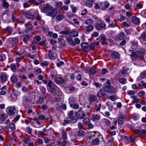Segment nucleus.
Returning a JSON list of instances; mask_svg holds the SVG:
<instances>
[{
    "mask_svg": "<svg viewBox=\"0 0 146 146\" xmlns=\"http://www.w3.org/2000/svg\"><path fill=\"white\" fill-rule=\"evenodd\" d=\"M146 54V50L142 49L141 51H138L136 52H131V57L136 58L138 57H141L144 56Z\"/></svg>",
    "mask_w": 146,
    "mask_h": 146,
    "instance_id": "nucleus-1",
    "label": "nucleus"
},
{
    "mask_svg": "<svg viewBox=\"0 0 146 146\" xmlns=\"http://www.w3.org/2000/svg\"><path fill=\"white\" fill-rule=\"evenodd\" d=\"M48 87V89H49L50 92L52 93H55L56 92V90L57 88V86L54 84V82L51 80H49L48 81L47 85Z\"/></svg>",
    "mask_w": 146,
    "mask_h": 146,
    "instance_id": "nucleus-2",
    "label": "nucleus"
},
{
    "mask_svg": "<svg viewBox=\"0 0 146 146\" xmlns=\"http://www.w3.org/2000/svg\"><path fill=\"white\" fill-rule=\"evenodd\" d=\"M7 113L10 115H15L17 112V111L14 106H9L6 109Z\"/></svg>",
    "mask_w": 146,
    "mask_h": 146,
    "instance_id": "nucleus-3",
    "label": "nucleus"
},
{
    "mask_svg": "<svg viewBox=\"0 0 146 146\" xmlns=\"http://www.w3.org/2000/svg\"><path fill=\"white\" fill-rule=\"evenodd\" d=\"M56 74L55 75L52 74V72L51 74V76L52 78L53 79L55 80V82L58 84H62L65 81L61 77L56 78L55 76Z\"/></svg>",
    "mask_w": 146,
    "mask_h": 146,
    "instance_id": "nucleus-4",
    "label": "nucleus"
},
{
    "mask_svg": "<svg viewBox=\"0 0 146 146\" xmlns=\"http://www.w3.org/2000/svg\"><path fill=\"white\" fill-rule=\"evenodd\" d=\"M52 7L48 3L46 4L45 7H43L40 10L41 12L47 13L52 9Z\"/></svg>",
    "mask_w": 146,
    "mask_h": 146,
    "instance_id": "nucleus-5",
    "label": "nucleus"
},
{
    "mask_svg": "<svg viewBox=\"0 0 146 146\" xmlns=\"http://www.w3.org/2000/svg\"><path fill=\"white\" fill-rule=\"evenodd\" d=\"M25 15L27 18L31 19H35V17L33 14V11L29 10L25 13Z\"/></svg>",
    "mask_w": 146,
    "mask_h": 146,
    "instance_id": "nucleus-6",
    "label": "nucleus"
},
{
    "mask_svg": "<svg viewBox=\"0 0 146 146\" xmlns=\"http://www.w3.org/2000/svg\"><path fill=\"white\" fill-rule=\"evenodd\" d=\"M57 13V11L52 7V9L46 13V15L48 16H50L52 17H54L56 16Z\"/></svg>",
    "mask_w": 146,
    "mask_h": 146,
    "instance_id": "nucleus-7",
    "label": "nucleus"
},
{
    "mask_svg": "<svg viewBox=\"0 0 146 146\" xmlns=\"http://www.w3.org/2000/svg\"><path fill=\"white\" fill-rule=\"evenodd\" d=\"M7 118V117L5 113L0 110V124L5 121Z\"/></svg>",
    "mask_w": 146,
    "mask_h": 146,
    "instance_id": "nucleus-8",
    "label": "nucleus"
},
{
    "mask_svg": "<svg viewBox=\"0 0 146 146\" xmlns=\"http://www.w3.org/2000/svg\"><path fill=\"white\" fill-rule=\"evenodd\" d=\"M110 122L108 119L106 118H104L102 119L101 124L103 125L104 127L109 126L110 125Z\"/></svg>",
    "mask_w": 146,
    "mask_h": 146,
    "instance_id": "nucleus-9",
    "label": "nucleus"
},
{
    "mask_svg": "<svg viewBox=\"0 0 146 146\" xmlns=\"http://www.w3.org/2000/svg\"><path fill=\"white\" fill-rule=\"evenodd\" d=\"M114 90L113 87L110 85H107L104 88V90L107 93H111Z\"/></svg>",
    "mask_w": 146,
    "mask_h": 146,
    "instance_id": "nucleus-10",
    "label": "nucleus"
},
{
    "mask_svg": "<svg viewBox=\"0 0 146 146\" xmlns=\"http://www.w3.org/2000/svg\"><path fill=\"white\" fill-rule=\"evenodd\" d=\"M111 57L113 59H116V58H119L120 56L119 54L115 51H114L111 52Z\"/></svg>",
    "mask_w": 146,
    "mask_h": 146,
    "instance_id": "nucleus-11",
    "label": "nucleus"
},
{
    "mask_svg": "<svg viewBox=\"0 0 146 146\" xmlns=\"http://www.w3.org/2000/svg\"><path fill=\"white\" fill-rule=\"evenodd\" d=\"M131 21L135 24L138 25L140 23V19L136 16H134L131 19Z\"/></svg>",
    "mask_w": 146,
    "mask_h": 146,
    "instance_id": "nucleus-12",
    "label": "nucleus"
},
{
    "mask_svg": "<svg viewBox=\"0 0 146 146\" xmlns=\"http://www.w3.org/2000/svg\"><path fill=\"white\" fill-rule=\"evenodd\" d=\"M106 26V24L104 23L97 25L96 26V27L98 30H101L102 29H105Z\"/></svg>",
    "mask_w": 146,
    "mask_h": 146,
    "instance_id": "nucleus-13",
    "label": "nucleus"
},
{
    "mask_svg": "<svg viewBox=\"0 0 146 146\" xmlns=\"http://www.w3.org/2000/svg\"><path fill=\"white\" fill-rule=\"evenodd\" d=\"M67 42L73 46H75L76 43L74 41L73 39L70 37H67L66 39Z\"/></svg>",
    "mask_w": 146,
    "mask_h": 146,
    "instance_id": "nucleus-14",
    "label": "nucleus"
},
{
    "mask_svg": "<svg viewBox=\"0 0 146 146\" xmlns=\"http://www.w3.org/2000/svg\"><path fill=\"white\" fill-rule=\"evenodd\" d=\"M6 44L8 47L9 48H11L13 47L15 45L11 38L8 39L7 41Z\"/></svg>",
    "mask_w": 146,
    "mask_h": 146,
    "instance_id": "nucleus-15",
    "label": "nucleus"
},
{
    "mask_svg": "<svg viewBox=\"0 0 146 146\" xmlns=\"http://www.w3.org/2000/svg\"><path fill=\"white\" fill-rule=\"evenodd\" d=\"M79 118L78 116L76 115L70 118V122L72 123H74L76 122Z\"/></svg>",
    "mask_w": 146,
    "mask_h": 146,
    "instance_id": "nucleus-16",
    "label": "nucleus"
},
{
    "mask_svg": "<svg viewBox=\"0 0 146 146\" xmlns=\"http://www.w3.org/2000/svg\"><path fill=\"white\" fill-rule=\"evenodd\" d=\"M125 121V117L123 116H121L118 119V124L119 125H121L124 123Z\"/></svg>",
    "mask_w": 146,
    "mask_h": 146,
    "instance_id": "nucleus-17",
    "label": "nucleus"
},
{
    "mask_svg": "<svg viewBox=\"0 0 146 146\" xmlns=\"http://www.w3.org/2000/svg\"><path fill=\"white\" fill-rule=\"evenodd\" d=\"M130 70L128 68H127L125 69V70H122L121 73L123 74L124 76L125 77H126L128 75V73L130 72Z\"/></svg>",
    "mask_w": 146,
    "mask_h": 146,
    "instance_id": "nucleus-18",
    "label": "nucleus"
},
{
    "mask_svg": "<svg viewBox=\"0 0 146 146\" xmlns=\"http://www.w3.org/2000/svg\"><path fill=\"white\" fill-rule=\"evenodd\" d=\"M70 36L71 37H76L78 35V32L76 31H74L70 33Z\"/></svg>",
    "mask_w": 146,
    "mask_h": 146,
    "instance_id": "nucleus-19",
    "label": "nucleus"
},
{
    "mask_svg": "<svg viewBox=\"0 0 146 146\" xmlns=\"http://www.w3.org/2000/svg\"><path fill=\"white\" fill-rule=\"evenodd\" d=\"M96 96L93 94L91 95L89 97V100L91 102H93L97 100Z\"/></svg>",
    "mask_w": 146,
    "mask_h": 146,
    "instance_id": "nucleus-20",
    "label": "nucleus"
},
{
    "mask_svg": "<svg viewBox=\"0 0 146 146\" xmlns=\"http://www.w3.org/2000/svg\"><path fill=\"white\" fill-rule=\"evenodd\" d=\"M75 99L72 96H70L69 98V102L70 104V107H72L73 104L74 103Z\"/></svg>",
    "mask_w": 146,
    "mask_h": 146,
    "instance_id": "nucleus-21",
    "label": "nucleus"
},
{
    "mask_svg": "<svg viewBox=\"0 0 146 146\" xmlns=\"http://www.w3.org/2000/svg\"><path fill=\"white\" fill-rule=\"evenodd\" d=\"M100 115L98 114L94 115L92 117V120L94 121L99 120L100 119Z\"/></svg>",
    "mask_w": 146,
    "mask_h": 146,
    "instance_id": "nucleus-22",
    "label": "nucleus"
},
{
    "mask_svg": "<svg viewBox=\"0 0 146 146\" xmlns=\"http://www.w3.org/2000/svg\"><path fill=\"white\" fill-rule=\"evenodd\" d=\"M146 77V71H144L142 72L140 76L138 78V79H143Z\"/></svg>",
    "mask_w": 146,
    "mask_h": 146,
    "instance_id": "nucleus-23",
    "label": "nucleus"
},
{
    "mask_svg": "<svg viewBox=\"0 0 146 146\" xmlns=\"http://www.w3.org/2000/svg\"><path fill=\"white\" fill-rule=\"evenodd\" d=\"M126 36L125 33L123 32H120L118 35V38L119 40H121Z\"/></svg>",
    "mask_w": 146,
    "mask_h": 146,
    "instance_id": "nucleus-24",
    "label": "nucleus"
},
{
    "mask_svg": "<svg viewBox=\"0 0 146 146\" xmlns=\"http://www.w3.org/2000/svg\"><path fill=\"white\" fill-rule=\"evenodd\" d=\"M93 3V0H88L86 2V5L88 7H91L92 6Z\"/></svg>",
    "mask_w": 146,
    "mask_h": 146,
    "instance_id": "nucleus-25",
    "label": "nucleus"
},
{
    "mask_svg": "<svg viewBox=\"0 0 146 146\" xmlns=\"http://www.w3.org/2000/svg\"><path fill=\"white\" fill-rule=\"evenodd\" d=\"M61 131L62 132V136L63 139H67V133L64 129H62Z\"/></svg>",
    "mask_w": 146,
    "mask_h": 146,
    "instance_id": "nucleus-26",
    "label": "nucleus"
},
{
    "mask_svg": "<svg viewBox=\"0 0 146 146\" xmlns=\"http://www.w3.org/2000/svg\"><path fill=\"white\" fill-rule=\"evenodd\" d=\"M104 95L103 91L101 90L99 91L97 93V96L98 97L100 98Z\"/></svg>",
    "mask_w": 146,
    "mask_h": 146,
    "instance_id": "nucleus-27",
    "label": "nucleus"
},
{
    "mask_svg": "<svg viewBox=\"0 0 146 146\" xmlns=\"http://www.w3.org/2000/svg\"><path fill=\"white\" fill-rule=\"evenodd\" d=\"M85 132L82 130H79L77 133V135L78 136H83L85 134Z\"/></svg>",
    "mask_w": 146,
    "mask_h": 146,
    "instance_id": "nucleus-28",
    "label": "nucleus"
},
{
    "mask_svg": "<svg viewBox=\"0 0 146 146\" xmlns=\"http://www.w3.org/2000/svg\"><path fill=\"white\" fill-rule=\"evenodd\" d=\"M141 129H135L134 131L135 133L139 135H141Z\"/></svg>",
    "mask_w": 146,
    "mask_h": 146,
    "instance_id": "nucleus-29",
    "label": "nucleus"
},
{
    "mask_svg": "<svg viewBox=\"0 0 146 146\" xmlns=\"http://www.w3.org/2000/svg\"><path fill=\"white\" fill-rule=\"evenodd\" d=\"M100 142V140L98 138H95L92 141L93 143L95 145H98Z\"/></svg>",
    "mask_w": 146,
    "mask_h": 146,
    "instance_id": "nucleus-30",
    "label": "nucleus"
},
{
    "mask_svg": "<svg viewBox=\"0 0 146 146\" xmlns=\"http://www.w3.org/2000/svg\"><path fill=\"white\" fill-rule=\"evenodd\" d=\"M44 99L42 97H39L38 100L37 101V103L41 104L44 102Z\"/></svg>",
    "mask_w": 146,
    "mask_h": 146,
    "instance_id": "nucleus-31",
    "label": "nucleus"
},
{
    "mask_svg": "<svg viewBox=\"0 0 146 146\" xmlns=\"http://www.w3.org/2000/svg\"><path fill=\"white\" fill-rule=\"evenodd\" d=\"M11 81L14 83H15L17 82V79L16 76H14L12 75L11 77Z\"/></svg>",
    "mask_w": 146,
    "mask_h": 146,
    "instance_id": "nucleus-32",
    "label": "nucleus"
},
{
    "mask_svg": "<svg viewBox=\"0 0 146 146\" xmlns=\"http://www.w3.org/2000/svg\"><path fill=\"white\" fill-rule=\"evenodd\" d=\"M90 122V121L89 118L87 117L85 118L82 120L83 123L85 125H87Z\"/></svg>",
    "mask_w": 146,
    "mask_h": 146,
    "instance_id": "nucleus-33",
    "label": "nucleus"
},
{
    "mask_svg": "<svg viewBox=\"0 0 146 146\" xmlns=\"http://www.w3.org/2000/svg\"><path fill=\"white\" fill-rule=\"evenodd\" d=\"M41 40V37L39 36H36L34 38V41L35 42H37Z\"/></svg>",
    "mask_w": 146,
    "mask_h": 146,
    "instance_id": "nucleus-34",
    "label": "nucleus"
},
{
    "mask_svg": "<svg viewBox=\"0 0 146 146\" xmlns=\"http://www.w3.org/2000/svg\"><path fill=\"white\" fill-rule=\"evenodd\" d=\"M9 127L12 130L15 129V123L13 122H11L9 124Z\"/></svg>",
    "mask_w": 146,
    "mask_h": 146,
    "instance_id": "nucleus-35",
    "label": "nucleus"
},
{
    "mask_svg": "<svg viewBox=\"0 0 146 146\" xmlns=\"http://www.w3.org/2000/svg\"><path fill=\"white\" fill-rule=\"evenodd\" d=\"M3 5L4 7L7 9L9 7V4L5 0H3Z\"/></svg>",
    "mask_w": 146,
    "mask_h": 146,
    "instance_id": "nucleus-36",
    "label": "nucleus"
},
{
    "mask_svg": "<svg viewBox=\"0 0 146 146\" xmlns=\"http://www.w3.org/2000/svg\"><path fill=\"white\" fill-rule=\"evenodd\" d=\"M6 57L5 55L4 54L0 55V61L2 62L6 60Z\"/></svg>",
    "mask_w": 146,
    "mask_h": 146,
    "instance_id": "nucleus-37",
    "label": "nucleus"
},
{
    "mask_svg": "<svg viewBox=\"0 0 146 146\" xmlns=\"http://www.w3.org/2000/svg\"><path fill=\"white\" fill-rule=\"evenodd\" d=\"M0 78L1 82H5L7 79V77L5 75L2 74L0 76Z\"/></svg>",
    "mask_w": 146,
    "mask_h": 146,
    "instance_id": "nucleus-38",
    "label": "nucleus"
},
{
    "mask_svg": "<svg viewBox=\"0 0 146 146\" xmlns=\"http://www.w3.org/2000/svg\"><path fill=\"white\" fill-rule=\"evenodd\" d=\"M126 81V79L125 78H119V82L122 84H125Z\"/></svg>",
    "mask_w": 146,
    "mask_h": 146,
    "instance_id": "nucleus-39",
    "label": "nucleus"
},
{
    "mask_svg": "<svg viewBox=\"0 0 146 146\" xmlns=\"http://www.w3.org/2000/svg\"><path fill=\"white\" fill-rule=\"evenodd\" d=\"M11 39L13 41V42L15 44L17 43L19 41V39L17 37L13 38H11Z\"/></svg>",
    "mask_w": 146,
    "mask_h": 146,
    "instance_id": "nucleus-40",
    "label": "nucleus"
},
{
    "mask_svg": "<svg viewBox=\"0 0 146 146\" xmlns=\"http://www.w3.org/2000/svg\"><path fill=\"white\" fill-rule=\"evenodd\" d=\"M6 31L9 33H11L13 31V29L11 27L8 26L6 28Z\"/></svg>",
    "mask_w": 146,
    "mask_h": 146,
    "instance_id": "nucleus-41",
    "label": "nucleus"
},
{
    "mask_svg": "<svg viewBox=\"0 0 146 146\" xmlns=\"http://www.w3.org/2000/svg\"><path fill=\"white\" fill-rule=\"evenodd\" d=\"M48 56L50 59L51 60L54 59L55 57L51 51H49Z\"/></svg>",
    "mask_w": 146,
    "mask_h": 146,
    "instance_id": "nucleus-42",
    "label": "nucleus"
},
{
    "mask_svg": "<svg viewBox=\"0 0 146 146\" xmlns=\"http://www.w3.org/2000/svg\"><path fill=\"white\" fill-rule=\"evenodd\" d=\"M63 19V15H57L56 17V20L57 21H60L62 20Z\"/></svg>",
    "mask_w": 146,
    "mask_h": 146,
    "instance_id": "nucleus-43",
    "label": "nucleus"
},
{
    "mask_svg": "<svg viewBox=\"0 0 146 146\" xmlns=\"http://www.w3.org/2000/svg\"><path fill=\"white\" fill-rule=\"evenodd\" d=\"M94 28L93 27L92 25H90L86 28V30L87 32H90L92 31Z\"/></svg>",
    "mask_w": 146,
    "mask_h": 146,
    "instance_id": "nucleus-44",
    "label": "nucleus"
},
{
    "mask_svg": "<svg viewBox=\"0 0 146 146\" xmlns=\"http://www.w3.org/2000/svg\"><path fill=\"white\" fill-rule=\"evenodd\" d=\"M82 47L86 49L88 47V45L87 42H84L81 44Z\"/></svg>",
    "mask_w": 146,
    "mask_h": 146,
    "instance_id": "nucleus-45",
    "label": "nucleus"
},
{
    "mask_svg": "<svg viewBox=\"0 0 146 146\" xmlns=\"http://www.w3.org/2000/svg\"><path fill=\"white\" fill-rule=\"evenodd\" d=\"M96 132L97 131L93 132L91 133V137L92 139L97 137L96 135Z\"/></svg>",
    "mask_w": 146,
    "mask_h": 146,
    "instance_id": "nucleus-46",
    "label": "nucleus"
},
{
    "mask_svg": "<svg viewBox=\"0 0 146 146\" xmlns=\"http://www.w3.org/2000/svg\"><path fill=\"white\" fill-rule=\"evenodd\" d=\"M10 66L13 72H15L16 71V68L15 66L13 64H12L10 65Z\"/></svg>",
    "mask_w": 146,
    "mask_h": 146,
    "instance_id": "nucleus-47",
    "label": "nucleus"
},
{
    "mask_svg": "<svg viewBox=\"0 0 146 146\" xmlns=\"http://www.w3.org/2000/svg\"><path fill=\"white\" fill-rule=\"evenodd\" d=\"M96 69L95 68H91L90 74H94L96 73Z\"/></svg>",
    "mask_w": 146,
    "mask_h": 146,
    "instance_id": "nucleus-48",
    "label": "nucleus"
},
{
    "mask_svg": "<svg viewBox=\"0 0 146 146\" xmlns=\"http://www.w3.org/2000/svg\"><path fill=\"white\" fill-rule=\"evenodd\" d=\"M104 9L108 8L110 6L109 4L107 1H106L104 3Z\"/></svg>",
    "mask_w": 146,
    "mask_h": 146,
    "instance_id": "nucleus-49",
    "label": "nucleus"
},
{
    "mask_svg": "<svg viewBox=\"0 0 146 146\" xmlns=\"http://www.w3.org/2000/svg\"><path fill=\"white\" fill-rule=\"evenodd\" d=\"M48 64V62L46 61L42 62L40 63L41 65L42 66H47Z\"/></svg>",
    "mask_w": 146,
    "mask_h": 146,
    "instance_id": "nucleus-50",
    "label": "nucleus"
},
{
    "mask_svg": "<svg viewBox=\"0 0 146 146\" xmlns=\"http://www.w3.org/2000/svg\"><path fill=\"white\" fill-rule=\"evenodd\" d=\"M40 91L41 93L44 94H45L46 93V89L44 87H42L40 88Z\"/></svg>",
    "mask_w": 146,
    "mask_h": 146,
    "instance_id": "nucleus-51",
    "label": "nucleus"
},
{
    "mask_svg": "<svg viewBox=\"0 0 146 146\" xmlns=\"http://www.w3.org/2000/svg\"><path fill=\"white\" fill-rule=\"evenodd\" d=\"M141 36L144 40L146 41V32H144L143 33Z\"/></svg>",
    "mask_w": 146,
    "mask_h": 146,
    "instance_id": "nucleus-52",
    "label": "nucleus"
},
{
    "mask_svg": "<svg viewBox=\"0 0 146 146\" xmlns=\"http://www.w3.org/2000/svg\"><path fill=\"white\" fill-rule=\"evenodd\" d=\"M74 114V111H70L68 114L69 118H70L73 117Z\"/></svg>",
    "mask_w": 146,
    "mask_h": 146,
    "instance_id": "nucleus-53",
    "label": "nucleus"
},
{
    "mask_svg": "<svg viewBox=\"0 0 146 146\" xmlns=\"http://www.w3.org/2000/svg\"><path fill=\"white\" fill-rule=\"evenodd\" d=\"M92 23V21L91 19H89L87 20L85 22L86 24L87 25H90Z\"/></svg>",
    "mask_w": 146,
    "mask_h": 146,
    "instance_id": "nucleus-54",
    "label": "nucleus"
},
{
    "mask_svg": "<svg viewBox=\"0 0 146 146\" xmlns=\"http://www.w3.org/2000/svg\"><path fill=\"white\" fill-rule=\"evenodd\" d=\"M26 26L27 29L29 30H31L32 29V26L31 24L28 23Z\"/></svg>",
    "mask_w": 146,
    "mask_h": 146,
    "instance_id": "nucleus-55",
    "label": "nucleus"
},
{
    "mask_svg": "<svg viewBox=\"0 0 146 146\" xmlns=\"http://www.w3.org/2000/svg\"><path fill=\"white\" fill-rule=\"evenodd\" d=\"M106 105L108 106V109L110 111H111L113 108V106L111 104H109L106 103Z\"/></svg>",
    "mask_w": 146,
    "mask_h": 146,
    "instance_id": "nucleus-56",
    "label": "nucleus"
},
{
    "mask_svg": "<svg viewBox=\"0 0 146 146\" xmlns=\"http://www.w3.org/2000/svg\"><path fill=\"white\" fill-rule=\"evenodd\" d=\"M60 44L62 46H64L66 44L65 40L63 39H61L60 41Z\"/></svg>",
    "mask_w": 146,
    "mask_h": 146,
    "instance_id": "nucleus-57",
    "label": "nucleus"
},
{
    "mask_svg": "<svg viewBox=\"0 0 146 146\" xmlns=\"http://www.w3.org/2000/svg\"><path fill=\"white\" fill-rule=\"evenodd\" d=\"M29 36L27 35L25 36L23 38V41L24 42H27L29 40Z\"/></svg>",
    "mask_w": 146,
    "mask_h": 146,
    "instance_id": "nucleus-58",
    "label": "nucleus"
},
{
    "mask_svg": "<svg viewBox=\"0 0 146 146\" xmlns=\"http://www.w3.org/2000/svg\"><path fill=\"white\" fill-rule=\"evenodd\" d=\"M101 106V103H100L98 104V106L95 109L96 111L98 112L100 111V110Z\"/></svg>",
    "mask_w": 146,
    "mask_h": 146,
    "instance_id": "nucleus-59",
    "label": "nucleus"
},
{
    "mask_svg": "<svg viewBox=\"0 0 146 146\" xmlns=\"http://www.w3.org/2000/svg\"><path fill=\"white\" fill-rule=\"evenodd\" d=\"M145 94V92L143 91H141L138 94V95L139 97H141L143 96Z\"/></svg>",
    "mask_w": 146,
    "mask_h": 146,
    "instance_id": "nucleus-60",
    "label": "nucleus"
},
{
    "mask_svg": "<svg viewBox=\"0 0 146 146\" xmlns=\"http://www.w3.org/2000/svg\"><path fill=\"white\" fill-rule=\"evenodd\" d=\"M88 129H92L94 127V125L90 122L87 124Z\"/></svg>",
    "mask_w": 146,
    "mask_h": 146,
    "instance_id": "nucleus-61",
    "label": "nucleus"
},
{
    "mask_svg": "<svg viewBox=\"0 0 146 146\" xmlns=\"http://www.w3.org/2000/svg\"><path fill=\"white\" fill-rule=\"evenodd\" d=\"M78 115V117L80 119H84L86 116V114L84 113H83L81 115H80V114H79Z\"/></svg>",
    "mask_w": 146,
    "mask_h": 146,
    "instance_id": "nucleus-62",
    "label": "nucleus"
},
{
    "mask_svg": "<svg viewBox=\"0 0 146 146\" xmlns=\"http://www.w3.org/2000/svg\"><path fill=\"white\" fill-rule=\"evenodd\" d=\"M116 26V22L111 23H110L109 25V27H110L113 28Z\"/></svg>",
    "mask_w": 146,
    "mask_h": 146,
    "instance_id": "nucleus-63",
    "label": "nucleus"
},
{
    "mask_svg": "<svg viewBox=\"0 0 146 146\" xmlns=\"http://www.w3.org/2000/svg\"><path fill=\"white\" fill-rule=\"evenodd\" d=\"M83 124L81 122H79L78 123V128L79 129H82L83 128Z\"/></svg>",
    "mask_w": 146,
    "mask_h": 146,
    "instance_id": "nucleus-64",
    "label": "nucleus"
}]
</instances>
